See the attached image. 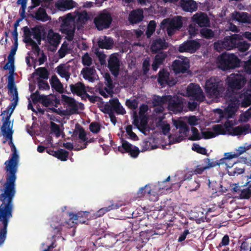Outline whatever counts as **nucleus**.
Here are the masks:
<instances>
[{
	"label": "nucleus",
	"mask_w": 251,
	"mask_h": 251,
	"mask_svg": "<svg viewBox=\"0 0 251 251\" xmlns=\"http://www.w3.org/2000/svg\"><path fill=\"white\" fill-rule=\"evenodd\" d=\"M61 98L68 115L77 113L79 110L83 109V105L76 102L73 98L65 95H62Z\"/></svg>",
	"instance_id": "ddd939ff"
},
{
	"label": "nucleus",
	"mask_w": 251,
	"mask_h": 251,
	"mask_svg": "<svg viewBox=\"0 0 251 251\" xmlns=\"http://www.w3.org/2000/svg\"><path fill=\"white\" fill-rule=\"evenodd\" d=\"M233 15L235 16V19L239 22L246 23L249 22V17L245 13L236 12Z\"/></svg>",
	"instance_id": "49530a36"
},
{
	"label": "nucleus",
	"mask_w": 251,
	"mask_h": 251,
	"mask_svg": "<svg viewBox=\"0 0 251 251\" xmlns=\"http://www.w3.org/2000/svg\"><path fill=\"white\" fill-rule=\"evenodd\" d=\"M143 18V12L140 9L132 11L129 15V21L132 24L140 22Z\"/></svg>",
	"instance_id": "72a5a7b5"
},
{
	"label": "nucleus",
	"mask_w": 251,
	"mask_h": 251,
	"mask_svg": "<svg viewBox=\"0 0 251 251\" xmlns=\"http://www.w3.org/2000/svg\"><path fill=\"white\" fill-rule=\"evenodd\" d=\"M50 84L51 87L56 91L62 92L63 87L62 83L56 76H53L50 79Z\"/></svg>",
	"instance_id": "c03bdc74"
},
{
	"label": "nucleus",
	"mask_w": 251,
	"mask_h": 251,
	"mask_svg": "<svg viewBox=\"0 0 251 251\" xmlns=\"http://www.w3.org/2000/svg\"><path fill=\"white\" fill-rule=\"evenodd\" d=\"M229 160L224 157L220 159L218 162L214 160H211L209 158H205L203 160V164L206 167V169H209L217 165L223 164L224 163H227Z\"/></svg>",
	"instance_id": "473e14b6"
},
{
	"label": "nucleus",
	"mask_w": 251,
	"mask_h": 251,
	"mask_svg": "<svg viewBox=\"0 0 251 251\" xmlns=\"http://www.w3.org/2000/svg\"><path fill=\"white\" fill-rule=\"evenodd\" d=\"M181 6L183 10L192 12L197 9L196 2L193 0H181Z\"/></svg>",
	"instance_id": "2f4dec72"
},
{
	"label": "nucleus",
	"mask_w": 251,
	"mask_h": 251,
	"mask_svg": "<svg viewBox=\"0 0 251 251\" xmlns=\"http://www.w3.org/2000/svg\"><path fill=\"white\" fill-rule=\"evenodd\" d=\"M192 135L189 137V139L191 140H198L201 138V135L200 134L198 130L194 127L191 128Z\"/></svg>",
	"instance_id": "13d9d810"
},
{
	"label": "nucleus",
	"mask_w": 251,
	"mask_h": 251,
	"mask_svg": "<svg viewBox=\"0 0 251 251\" xmlns=\"http://www.w3.org/2000/svg\"><path fill=\"white\" fill-rule=\"evenodd\" d=\"M167 57V54L164 52H160L157 54L155 57L154 61L152 64V69L156 71L158 68L159 66L161 65Z\"/></svg>",
	"instance_id": "ea45409f"
},
{
	"label": "nucleus",
	"mask_w": 251,
	"mask_h": 251,
	"mask_svg": "<svg viewBox=\"0 0 251 251\" xmlns=\"http://www.w3.org/2000/svg\"><path fill=\"white\" fill-rule=\"evenodd\" d=\"M105 78L107 81L108 88H105L100 90V94L104 98H108L111 96L112 94V87H111L112 81L110 78L109 75L106 74Z\"/></svg>",
	"instance_id": "4c0bfd02"
},
{
	"label": "nucleus",
	"mask_w": 251,
	"mask_h": 251,
	"mask_svg": "<svg viewBox=\"0 0 251 251\" xmlns=\"http://www.w3.org/2000/svg\"><path fill=\"white\" fill-rule=\"evenodd\" d=\"M126 105L130 109L134 110L138 107V101L135 99L127 100L126 102Z\"/></svg>",
	"instance_id": "bf43d9fd"
},
{
	"label": "nucleus",
	"mask_w": 251,
	"mask_h": 251,
	"mask_svg": "<svg viewBox=\"0 0 251 251\" xmlns=\"http://www.w3.org/2000/svg\"><path fill=\"white\" fill-rule=\"evenodd\" d=\"M172 67L176 74L184 73L189 68V60L187 57L179 58L173 62Z\"/></svg>",
	"instance_id": "a211bd4d"
},
{
	"label": "nucleus",
	"mask_w": 251,
	"mask_h": 251,
	"mask_svg": "<svg viewBox=\"0 0 251 251\" xmlns=\"http://www.w3.org/2000/svg\"><path fill=\"white\" fill-rule=\"evenodd\" d=\"M200 33L202 37L206 38H211L214 37V34L213 31L208 28H203L202 29Z\"/></svg>",
	"instance_id": "4d7b16f0"
},
{
	"label": "nucleus",
	"mask_w": 251,
	"mask_h": 251,
	"mask_svg": "<svg viewBox=\"0 0 251 251\" xmlns=\"http://www.w3.org/2000/svg\"><path fill=\"white\" fill-rule=\"evenodd\" d=\"M14 153L5 162L6 181L0 195V246L3 244L6 236L7 227L12 217L13 204L12 199L15 194V181L18 168L19 155L14 146Z\"/></svg>",
	"instance_id": "f257e3e1"
},
{
	"label": "nucleus",
	"mask_w": 251,
	"mask_h": 251,
	"mask_svg": "<svg viewBox=\"0 0 251 251\" xmlns=\"http://www.w3.org/2000/svg\"><path fill=\"white\" fill-rule=\"evenodd\" d=\"M205 90L207 95L210 98L222 97L225 90L223 82L217 77H212L206 80Z\"/></svg>",
	"instance_id": "0eeeda50"
},
{
	"label": "nucleus",
	"mask_w": 251,
	"mask_h": 251,
	"mask_svg": "<svg viewBox=\"0 0 251 251\" xmlns=\"http://www.w3.org/2000/svg\"><path fill=\"white\" fill-rule=\"evenodd\" d=\"M7 87L9 94L12 98L11 100L12 102L8 106V108L1 113L3 124L1 130L2 135L7 140H10V142L11 144L12 154H13L14 150L13 146H15L12 143V124L10 121V118L18 104L19 99L18 92L14 83V77L12 75H10L8 76ZM15 148L16 150V147ZM12 155L13 154H12Z\"/></svg>",
	"instance_id": "20e7f679"
},
{
	"label": "nucleus",
	"mask_w": 251,
	"mask_h": 251,
	"mask_svg": "<svg viewBox=\"0 0 251 251\" xmlns=\"http://www.w3.org/2000/svg\"><path fill=\"white\" fill-rule=\"evenodd\" d=\"M50 226L52 228L54 232L55 233H58L60 231L62 226L57 220L56 218H55L51 221L50 223Z\"/></svg>",
	"instance_id": "864d4df0"
},
{
	"label": "nucleus",
	"mask_w": 251,
	"mask_h": 251,
	"mask_svg": "<svg viewBox=\"0 0 251 251\" xmlns=\"http://www.w3.org/2000/svg\"><path fill=\"white\" fill-rule=\"evenodd\" d=\"M251 129L249 124L240 125L232 128L231 134L234 136L246 135L251 132Z\"/></svg>",
	"instance_id": "7c9ffc66"
},
{
	"label": "nucleus",
	"mask_w": 251,
	"mask_h": 251,
	"mask_svg": "<svg viewBox=\"0 0 251 251\" xmlns=\"http://www.w3.org/2000/svg\"><path fill=\"white\" fill-rule=\"evenodd\" d=\"M50 129L51 132L53 133L56 137H59L60 135V130L59 126L51 122Z\"/></svg>",
	"instance_id": "052dcab7"
},
{
	"label": "nucleus",
	"mask_w": 251,
	"mask_h": 251,
	"mask_svg": "<svg viewBox=\"0 0 251 251\" xmlns=\"http://www.w3.org/2000/svg\"><path fill=\"white\" fill-rule=\"evenodd\" d=\"M247 186L248 187L241 191L240 198L241 199H248L251 197V184Z\"/></svg>",
	"instance_id": "09e8293b"
},
{
	"label": "nucleus",
	"mask_w": 251,
	"mask_h": 251,
	"mask_svg": "<svg viewBox=\"0 0 251 251\" xmlns=\"http://www.w3.org/2000/svg\"><path fill=\"white\" fill-rule=\"evenodd\" d=\"M88 213L89 212L87 211L79 212L76 214L73 213H70L69 216L70 217V220H72L73 223H75L76 224L77 221L79 223H84L85 221L81 220V218L83 217H84L85 218H86Z\"/></svg>",
	"instance_id": "58836bf2"
},
{
	"label": "nucleus",
	"mask_w": 251,
	"mask_h": 251,
	"mask_svg": "<svg viewBox=\"0 0 251 251\" xmlns=\"http://www.w3.org/2000/svg\"><path fill=\"white\" fill-rule=\"evenodd\" d=\"M154 140L152 139H150L148 141L144 140L141 144L142 151H145L157 148V145L154 144Z\"/></svg>",
	"instance_id": "37998d69"
},
{
	"label": "nucleus",
	"mask_w": 251,
	"mask_h": 251,
	"mask_svg": "<svg viewBox=\"0 0 251 251\" xmlns=\"http://www.w3.org/2000/svg\"><path fill=\"white\" fill-rule=\"evenodd\" d=\"M92 61V58L88 53H85L82 57V64L85 66H90Z\"/></svg>",
	"instance_id": "e2e57ef3"
},
{
	"label": "nucleus",
	"mask_w": 251,
	"mask_h": 251,
	"mask_svg": "<svg viewBox=\"0 0 251 251\" xmlns=\"http://www.w3.org/2000/svg\"><path fill=\"white\" fill-rule=\"evenodd\" d=\"M251 118V107L245 112L240 114L238 121L241 123H246Z\"/></svg>",
	"instance_id": "de8ad7c7"
},
{
	"label": "nucleus",
	"mask_w": 251,
	"mask_h": 251,
	"mask_svg": "<svg viewBox=\"0 0 251 251\" xmlns=\"http://www.w3.org/2000/svg\"><path fill=\"white\" fill-rule=\"evenodd\" d=\"M246 78L244 73L232 74L228 76L226 83L232 90H240L245 84Z\"/></svg>",
	"instance_id": "f8f14e48"
},
{
	"label": "nucleus",
	"mask_w": 251,
	"mask_h": 251,
	"mask_svg": "<svg viewBox=\"0 0 251 251\" xmlns=\"http://www.w3.org/2000/svg\"><path fill=\"white\" fill-rule=\"evenodd\" d=\"M250 47V44L246 41H238L236 45L235 48H237L238 50L241 52L247 51Z\"/></svg>",
	"instance_id": "8fccbe9b"
},
{
	"label": "nucleus",
	"mask_w": 251,
	"mask_h": 251,
	"mask_svg": "<svg viewBox=\"0 0 251 251\" xmlns=\"http://www.w3.org/2000/svg\"><path fill=\"white\" fill-rule=\"evenodd\" d=\"M240 63V59L233 53H222L217 59V66L224 71L234 69L238 66Z\"/></svg>",
	"instance_id": "6e6552de"
},
{
	"label": "nucleus",
	"mask_w": 251,
	"mask_h": 251,
	"mask_svg": "<svg viewBox=\"0 0 251 251\" xmlns=\"http://www.w3.org/2000/svg\"><path fill=\"white\" fill-rule=\"evenodd\" d=\"M192 150L202 154H205L206 153V150L205 148L201 147L197 144H194L192 147Z\"/></svg>",
	"instance_id": "0e129e2a"
},
{
	"label": "nucleus",
	"mask_w": 251,
	"mask_h": 251,
	"mask_svg": "<svg viewBox=\"0 0 251 251\" xmlns=\"http://www.w3.org/2000/svg\"><path fill=\"white\" fill-rule=\"evenodd\" d=\"M55 156L61 161H66L67 160L68 155L69 152L67 151H66L64 150H60L57 152H55Z\"/></svg>",
	"instance_id": "603ef678"
},
{
	"label": "nucleus",
	"mask_w": 251,
	"mask_h": 251,
	"mask_svg": "<svg viewBox=\"0 0 251 251\" xmlns=\"http://www.w3.org/2000/svg\"><path fill=\"white\" fill-rule=\"evenodd\" d=\"M70 88L72 93L78 96L84 95L86 92L85 87L81 82H78L75 85H70Z\"/></svg>",
	"instance_id": "e433bc0d"
},
{
	"label": "nucleus",
	"mask_w": 251,
	"mask_h": 251,
	"mask_svg": "<svg viewBox=\"0 0 251 251\" xmlns=\"http://www.w3.org/2000/svg\"><path fill=\"white\" fill-rule=\"evenodd\" d=\"M88 19L89 16L86 11L69 13L59 18L61 20L60 31L65 35L66 39L58 52L60 58L64 57L70 50L78 47L76 40L74 38L75 27L80 28Z\"/></svg>",
	"instance_id": "f03ea898"
},
{
	"label": "nucleus",
	"mask_w": 251,
	"mask_h": 251,
	"mask_svg": "<svg viewBox=\"0 0 251 251\" xmlns=\"http://www.w3.org/2000/svg\"><path fill=\"white\" fill-rule=\"evenodd\" d=\"M183 100L177 96L166 95L162 97L155 96L153 100V105L156 106L154 111L156 113L162 112L164 106H167L170 111L175 113L183 111Z\"/></svg>",
	"instance_id": "39448f33"
},
{
	"label": "nucleus",
	"mask_w": 251,
	"mask_h": 251,
	"mask_svg": "<svg viewBox=\"0 0 251 251\" xmlns=\"http://www.w3.org/2000/svg\"><path fill=\"white\" fill-rule=\"evenodd\" d=\"M186 96L199 102L205 100L204 94L199 85L190 83L186 89Z\"/></svg>",
	"instance_id": "2eb2a0df"
},
{
	"label": "nucleus",
	"mask_w": 251,
	"mask_h": 251,
	"mask_svg": "<svg viewBox=\"0 0 251 251\" xmlns=\"http://www.w3.org/2000/svg\"><path fill=\"white\" fill-rule=\"evenodd\" d=\"M14 60L8 58V61L3 66V69L9 70L10 73H13L14 71Z\"/></svg>",
	"instance_id": "6e6d98bb"
},
{
	"label": "nucleus",
	"mask_w": 251,
	"mask_h": 251,
	"mask_svg": "<svg viewBox=\"0 0 251 251\" xmlns=\"http://www.w3.org/2000/svg\"><path fill=\"white\" fill-rule=\"evenodd\" d=\"M200 47V43L195 40L188 41L180 45L179 51L180 52H188L194 53Z\"/></svg>",
	"instance_id": "4be33fe9"
},
{
	"label": "nucleus",
	"mask_w": 251,
	"mask_h": 251,
	"mask_svg": "<svg viewBox=\"0 0 251 251\" xmlns=\"http://www.w3.org/2000/svg\"><path fill=\"white\" fill-rule=\"evenodd\" d=\"M150 66V60L149 58H147L145 59L143 63V70L144 74H147L149 70Z\"/></svg>",
	"instance_id": "774afa93"
},
{
	"label": "nucleus",
	"mask_w": 251,
	"mask_h": 251,
	"mask_svg": "<svg viewBox=\"0 0 251 251\" xmlns=\"http://www.w3.org/2000/svg\"><path fill=\"white\" fill-rule=\"evenodd\" d=\"M251 105V91L243 90L240 94L231 97L228 102V105L224 110L216 109L214 110L215 114L218 115L220 120L226 119L224 126L226 129L232 127L237 124L235 119V114L240 106L247 107Z\"/></svg>",
	"instance_id": "7ed1b4c3"
},
{
	"label": "nucleus",
	"mask_w": 251,
	"mask_h": 251,
	"mask_svg": "<svg viewBox=\"0 0 251 251\" xmlns=\"http://www.w3.org/2000/svg\"><path fill=\"white\" fill-rule=\"evenodd\" d=\"M39 89L41 90H47L50 89V86L47 81L43 80H39L38 82Z\"/></svg>",
	"instance_id": "69168bd1"
},
{
	"label": "nucleus",
	"mask_w": 251,
	"mask_h": 251,
	"mask_svg": "<svg viewBox=\"0 0 251 251\" xmlns=\"http://www.w3.org/2000/svg\"><path fill=\"white\" fill-rule=\"evenodd\" d=\"M112 21L110 13L106 10H104L99 13L94 19V23L99 30L109 28Z\"/></svg>",
	"instance_id": "9b49d317"
},
{
	"label": "nucleus",
	"mask_w": 251,
	"mask_h": 251,
	"mask_svg": "<svg viewBox=\"0 0 251 251\" xmlns=\"http://www.w3.org/2000/svg\"><path fill=\"white\" fill-rule=\"evenodd\" d=\"M167 46L168 44L164 39H157L152 42L151 50L153 52H156L160 50L166 49Z\"/></svg>",
	"instance_id": "f704fd0d"
},
{
	"label": "nucleus",
	"mask_w": 251,
	"mask_h": 251,
	"mask_svg": "<svg viewBox=\"0 0 251 251\" xmlns=\"http://www.w3.org/2000/svg\"><path fill=\"white\" fill-rule=\"evenodd\" d=\"M98 45L101 48L110 49L113 46V41L110 37L102 36L99 38Z\"/></svg>",
	"instance_id": "c9c22d12"
},
{
	"label": "nucleus",
	"mask_w": 251,
	"mask_h": 251,
	"mask_svg": "<svg viewBox=\"0 0 251 251\" xmlns=\"http://www.w3.org/2000/svg\"><path fill=\"white\" fill-rule=\"evenodd\" d=\"M37 74L42 78L47 79L48 78V72L47 70L44 68H39L36 70Z\"/></svg>",
	"instance_id": "680f3d73"
},
{
	"label": "nucleus",
	"mask_w": 251,
	"mask_h": 251,
	"mask_svg": "<svg viewBox=\"0 0 251 251\" xmlns=\"http://www.w3.org/2000/svg\"><path fill=\"white\" fill-rule=\"evenodd\" d=\"M251 148V145L245 144L243 146L239 147L235 150V152L226 153L225 156L226 158L229 160V158H237L244 152H246Z\"/></svg>",
	"instance_id": "cd10ccee"
},
{
	"label": "nucleus",
	"mask_w": 251,
	"mask_h": 251,
	"mask_svg": "<svg viewBox=\"0 0 251 251\" xmlns=\"http://www.w3.org/2000/svg\"><path fill=\"white\" fill-rule=\"evenodd\" d=\"M60 39L61 37L58 33L54 32L51 30L49 31L47 37V41L49 45L56 47L59 44Z\"/></svg>",
	"instance_id": "c85d7f7f"
},
{
	"label": "nucleus",
	"mask_w": 251,
	"mask_h": 251,
	"mask_svg": "<svg viewBox=\"0 0 251 251\" xmlns=\"http://www.w3.org/2000/svg\"><path fill=\"white\" fill-rule=\"evenodd\" d=\"M108 67L109 68L112 74L115 76L118 75L120 61L115 54H112L108 60Z\"/></svg>",
	"instance_id": "a878e982"
},
{
	"label": "nucleus",
	"mask_w": 251,
	"mask_h": 251,
	"mask_svg": "<svg viewBox=\"0 0 251 251\" xmlns=\"http://www.w3.org/2000/svg\"><path fill=\"white\" fill-rule=\"evenodd\" d=\"M183 19L182 17L179 16L164 19L161 23V28L166 29L168 34L171 36L182 26Z\"/></svg>",
	"instance_id": "9d476101"
},
{
	"label": "nucleus",
	"mask_w": 251,
	"mask_h": 251,
	"mask_svg": "<svg viewBox=\"0 0 251 251\" xmlns=\"http://www.w3.org/2000/svg\"><path fill=\"white\" fill-rule=\"evenodd\" d=\"M170 180V176H169L165 180L159 182L157 185L153 186L152 191L153 197H151V200L156 201L158 200L159 195L163 193L164 191L170 190V187L166 185V183Z\"/></svg>",
	"instance_id": "6ab92c4d"
},
{
	"label": "nucleus",
	"mask_w": 251,
	"mask_h": 251,
	"mask_svg": "<svg viewBox=\"0 0 251 251\" xmlns=\"http://www.w3.org/2000/svg\"><path fill=\"white\" fill-rule=\"evenodd\" d=\"M73 135L78 136L80 145L75 146V150H80L86 148L87 143L92 142V140H89L86 136V133L84 129L79 125H75V128L73 132Z\"/></svg>",
	"instance_id": "dca6fc26"
},
{
	"label": "nucleus",
	"mask_w": 251,
	"mask_h": 251,
	"mask_svg": "<svg viewBox=\"0 0 251 251\" xmlns=\"http://www.w3.org/2000/svg\"><path fill=\"white\" fill-rule=\"evenodd\" d=\"M191 21L201 27L208 26L210 24L209 19L207 14L202 12H198L194 14L191 18Z\"/></svg>",
	"instance_id": "412c9836"
},
{
	"label": "nucleus",
	"mask_w": 251,
	"mask_h": 251,
	"mask_svg": "<svg viewBox=\"0 0 251 251\" xmlns=\"http://www.w3.org/2000/svg\"><path fill=\"white\" fill-rule=\"evenodd\" d=\"M158 81L162 86H164L166 84L169 86H173L176 83V80L170 77L169 73L164 69L161 70L159 73Z\"/></svg>",
	"instance_id": "b1692460"
},
{
	"label": "nucleus",
	"mask_w": 251,
	"mask_h": 251,
	"mask_svg": "<svg viewBox=\"0 0 251 251\" xmlns=\"http://www.w3.org/2000/svg\"><path fill=\"white\" fill-rule=\"evenodd\" d=\"M81 74L83 77L89 82H93L97 79L96 70L93 68H85L82 70Z\"/></svg>",
	"instance_id": "c756f323"
},
{
	"label": "nucleus",
	"mask_w": 251,
	"mask_h": 251,
	"mask_svg": "<svg viewBox=\"0 0 251 251\" xmlns=\"http://www.w3.org/2000/svg\"><path fill=\"white\" fill-rule=\"evenodd\" d=\"M156 27V23L154 21H151L148 25L146 34L150 38L154 32Z\"/></svg>",
	"instance_id": "5fc2aeb1"
},
{
	"label": "nucleus",
	"mask_w": 251,
	"mask_h": 251,
	"mask_svg": "<svg viewBox=\"0 0 251 251\" xmlns=\"http://www.w3.org/2000/svg\"><path fill=\"white\" fill-rule=\"evenodd\" d=\"M241 40H242L241 35L233 34L226 36L223 40L215 43L214 47L217 51L219 52L223 50H231L235 48L237 42Z\"/></svg>",
	"instance_id": "1a4fd4ad"
},
{
	"label": "nucleus",
	"mask_w": 251,
	"mask_h": 251,
	"mask_svg": "<svg viewBox=\"0 0 251 251\" xmlns=\"http://www.w3.org/2000/svg\"><path fill=\"white\" fill-rule=\"evenodd\" d=\"M75 4L73 0H58L55 3V7L60 11H65L75 7Z\"/></svg>",
	"instance_id": "bb28decb"
},
{
	"label": "nucleus",
	"mask_w": 251,
	"mask_h": 251,
	"mask_svg": "<svg viewBox=\"0 0 251 251\" xmlns=\"http://www.w3.org/2000/svg\"><path fill=\"white\" fill-rule=\"evenodd\" d=\"M120 205L118 204H111L110 205L100 208L99 210L95 215V218L99 217L103 215L106 212H107L111 210L117 209L120 207Z\"/></svg>",
	"instance_id": "a18cd8bd"
},
{
	"label": "nucleus",
	"mask_w": 251,
	"mask_h": 251,
	"mask_svg": "<svg viewBox=\"0 0 251 251\" xmlns=\"http://www.w3.org/2000/svg\"><path fill=\"white\" fill-rule=\"evenodd\" d=\"M90 129L93 133H98L100 130V125L98 123H92L90 125Z\"/></svg>",
	"instance_id": "338daca9"
},
{
	"label": "nucleus",
	"mask_w": 251,
	"mask_h": 251,
	"mask_svg": "<svg viewBox=\"0 0 251 251\" xmlns=\"http://www.w3.org/2000/svg\"><path fill=\"white\" fill-rule=\"evenodd\" d=\"M118 150L122 153L127 152L134 158L137 157L139 153L138 148L132 146L126 141H122V146L118 147Z\"/></svg>",
	"instance_id": "aec40b11"
},
{
	"label": "nucleus",
	"mask_w": 251,
	"mask_h": 251,
	"mask_svg": "<svg viewBox=\"0 0 251 251\" xmlns=\"http://www.w3.org/2000/svg\"><path fill=\"white\" fill-rule=\"evenodd\" d=\"M213 131L207 130L203 132V137L205 139H209L216 137L219 134H224L225 130L224 127L221 125H216L213 126Z\"/></svg>",
	"instance_id": "393cba45"
},
{
	"label": "nucleus",
	"mask_w": 251,
	"mask_h": 251,
	"mask_svg": "<svg viewBox=\"0 0 251 251\" xmlns=\"http://www.w3.org/2000/svg\"><path fill=\"white\" fill-rule=\"evenodd\" d=\"M153 188L151 189L150 185H146L144 187L141 188L138 192V195L139 197H142L145 196H148L149 198L151 200V197L152 196V191Z\"/></svg>",
	"instance_id": "79ce46f5"
},
{
	"label": "nucleus",
	"mask_w": 251,
	"mask_h": 251,
	"mask_svg": "<svg viewBox=\"0 0 251 251\" xmlns=\"http://www.w3.org/2000/svg\"><path fill=\"white\" fill-rule=\"evenodd\" d=\"M185 121H187L192 126L198 124V119L195 116L180 118L177 120L173 119V124L176 128V131L175 134L168 136L170 144L179 143L184 139L188 132V128Z\"/></svg>",
	"instance_id": "423d86ee"
},
{
	"label": "nucleus",
	"mask_w": 251,
	"mask_h": 251,
	"mask_svg": "<svg viewBox=\"0 0 251 251\" xmlns=\"http://www.w3.org/2000/svg\"><path fill=\"white\" fill-rule=\"evenodd\" d=\"M188 32L191 37L194 36L198 34L199 26L195 23L192 22L188 26Z\"/></svg>",
	"instance_id": "3c124183"
},
{
	"label": "nucleus",
	"mask_w": 251,
	"mask_h": 251,
	"mask_svg": "<svg viewBox=\"0 0 251 251\" xmlns=\"http://www.w3.org/2000/svg\"><path fill=\"white\" fill-rule=\"evenodd\" d=\"M73 70V67L68 63L61 64L56 68L57 73L67 81L69 80Z\"/></svg>",
	"instance_id": "5701e85b"
},
{
	"label": "nucleus",
	"mask_w": 251,
	"mask_h": 251,
	"mask_svg": "<svg viewBox=\"0 0 251 251\" xmlns=\"http://www.w3.org/2000/svg\"><path fill=\"white\" fill-rule=\"evenodd\" d=\"M34 17L37 20L42 22H46L50 19L45 9L42 7H40L35 12Z\"/></svg>",
	"instance_id": "a19ab883"
},
{
	"label": "nucleus",
	"mask_w": 251,
	"mask_h": 251,
	"mask_svg": "<svg viewBox=\"0 0 251 251\" xmlns=\"http://www.w3.org/2000/svg\"><path fill=\"white\" fill-rule=\"evenodd\" d=\"M24 41L26 43L30 44L32 49L35 51L37 52L39 51V48L38 46V44H40L41 42V35L39 33L34 31L25 33Z\"/></svg>",
	"instance_id": "f3484780"
},
{
	"label": "nucleus",
	"mask_w": 251,
	"mask_h": 251,
	"mask_svg": "<svg viewBox=\"0 0 251 251\" xmlns=\"http://www.w3.org/2000/svg\"><path fill=\"white\" fill-rule=\"evenodd\" d=\"M102 111L105 113L109 115L114 112L119 114L124 115L126 113V111L123 107L121 105L119 101L117 98H113L109 100V102L106 103L102 109Z\"/></svg>",
	"instance_id": "4468645a"
}]
</instances>
